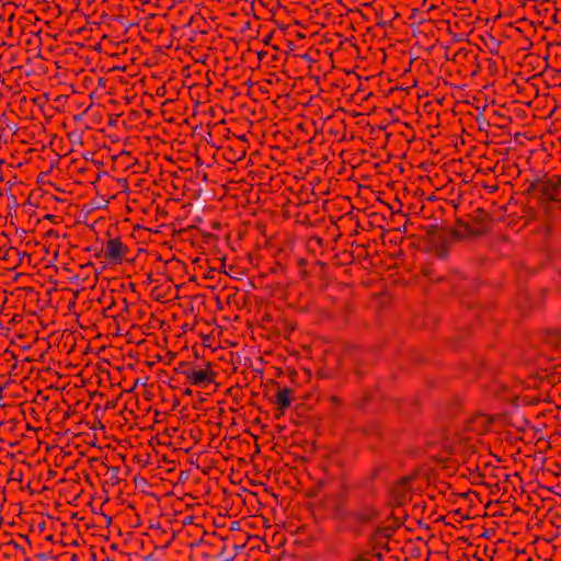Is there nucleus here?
<instances>
[{
    "label": "nucleus",
    "instance_id": "nucleus-20",
    "mask_svg": "<svg viewBox=\"0 0 561 561\" xmlns=\"http://www.w3.org/2000/svg\"><path fill=\"white\" fill-rule=\"evenodd\" d=\"M70 559H71V561H78V556L77 554H72Z\"/></svg>",
    "mask_w": 561,
    "mask_h": 561
},
{
    "label": "nucleus",
    "instance_id": "nucleus-24",
    "mask_svg": "<svg viewBox=\"0 0 561 561\" xmlns=\"http://www.w3.org/2000/svg\"><path fill=\"white\" fill-rule=\"evenodd\" d=\"M355 373H356L357 375H359V374H360L359 368H356V369H355Z\"/></svg>",
    "mask_w": 561,
    "mask_h": 561
},
{
    "label": "nucleus",
    "instance_id": "nucleus-22",
    "mask_svg": "<svg viewBox=\"0 0 561 561\" xmlns=\"http://www.w3.org/2000/svg\"><path fill=\"white\" fill-rule=\"evenodd\" d=\"M304 278L308 277V273L306 271H301Z\"/></svg>",
    "mask_w": 561,
    "mask_h": 561
},
{
    "label": "nucleus",
    "instance_id": "nucleus-21",
    "mask_svg": "<svg viewBox=\"0 0 561 561\" xmlns=\"http://www.w3.org/2000/svg\"><path fill=\"white\" fill-rule=\"evenodd\" d=\"M317 264L320 265L322 268L325 267V263H322L320 261H318Z\"/></svg>",
    "mask_w": 561,
    "mask_h": 561
},
{
    "label": "nucleus",
    "instance_id": "nucleus-9",
    "mask_svg": "<svg viewBox=\"0 0 561 561\" xmlns=\"http://www.w3.org/2000/svg\"><path fill=\"white\" fill-rule=\"evenodd\" d=\"M352 489L365 491L371 496L376 494V485L366 474L356 479L352 484Z\"/></svg>",
    "mask_w": 561,
    "mask_h": 561
},
{
    "label": "nucleus",
    "instance_id": "nucleus-7",
    "mask_svg": "<svg viewBox=\"0 0 561 561\" xmlns=\"http://www.w3.org/2000/svg\"><path fill=\"white\" fill-rule=\"evenodd\" d=\"M103 251L104 259L108 263L121 264L128 260L127 253L129 252V249L122 242L121 238H113L106 241Z\"/></svg>",
    "mask_w": 561,
    "mask_h": 561
},
{
    "label": "nucleus",
    "instance_id": "nucleus-23",
    "mask_svg": "<svg viewBox=\"0 0 561 561\" xmlns=\"http://www.w3.org/2000/svg\"><path fill=\"white\" fill-rule=\"evenodd\" d=\"M12 423V421H8L5 423H2V425L7 426V425H10Z\"/></svg>",
    "mask_w": 561,
    "mask_h": 561
},
{
    "label": "nucleus",
    "instance_id": "nucleus-14",
    "mask_svg": "<svg viewBox=\"0 0 561 561\" xmlns=\"http://www.w3.org/2000/svg\"><path fill=\"white\" fill-rule=\"evenodd\" d=\"M386 469V467L383 465H374L371 467V469L369 470V472L366 474L371 481L373 483H375V481L377 480V478L379 477V474Z\"/></svg>",
    "mask_w": 561,
    "mask_h": 561
},
{
    "label": "nucleus",
    "instance_id": "nucleus-19",
    "mask_svg": "<svg viewBox=\"0 0 561 561\" xmlns=\"http://www.w3.org/2000/svg\"><path fill=\"white\" fill-rule=\"evenodd\" d=\"M123 304H124V311H128L129 305H128L127 300L123 299Z\"/></svg>",
    "mask_w": 561,
    "mask_h": 561
},
{
    "label": "nucleus",
    "instance_id": "nucleus-6",
    "mask_svg": "<svg viewBox=\"0 0 561 561\" xmlns=\"http://www.w3.org/2000/svg\"><path fill=\"white\" fill-rule=\"evenodd\" d=\"M427 236L431 238L432 243L437 247V253L440 257H446L449 252V245L457 239H453L450 229L446 230L436 225L427 228Z\"/></svg>",
    "mask_w": 561,
    "mask_h": 561
},
{
    "label": "nucleus",
    "instance_id": "nucleus-4",
    "mask_svg": "<svg viewBox=\"0 0 561 561\" xmlns=\"http://www.w3.org/2000/svg\"><path fill=\"white\" fill-rule=\"evenodd\" d=\"M181 373L185 376L186 381L193 386L205 388L215 382L216 373L213 371L210 363L203 366L181 363Z\"/></svg>",
    "mask_w": 561,
    "mask_h": 561
},
{
    "label": "nucleus",
    "instance_id": "nucleus-10",
    "mask_svg": "<svg viewBox=\"0 0 561 561\" xmlns=\"http://www.w3.org/2000/svg\"><path fill=\"white\" fill-rule=\"evenodd\" d=\"M398 529V524L394 523L393 526H388L386 524L378 525L371 534V540H378L380 538L389 539L392 537L393 533Z\"/></svg>",
    "mask_w": 561,
    "mask_h": 561
},
{
    "label": "nucleus",
    "instance_id": "nucleus-25",
    "mask_svg": "<svg viewBox=\"0 0 561 561\" xmlns=\"http://www.w3.org/2000/svg\"><path fill=\"white\" fill-rule=\"evenodd\" d=\"M196 534V530H193L192 528H190V533L188 534Z\"/></svg>",
    "mask_w": 561,
    "mask_h": 561
},
{
    "label": "nucleus",
    "instance_id": "nucleus-3",
    "mask_svg": "<svg viewBox=\"0 0 561 561\" xmlns=\"http://www.w3.org/2000/svg\"><path fill=\"white\" fill-rule=\"evenodd\" d=\"M525 192L536 194L539 202H561V176L535 179L528 183Z\"/></svg>",
    "mask_w": 561,
    "mask_h": 561
},
{
    "label": "nucleus",
    "instance_id": "nucleus-16",
    "mask_svg": "<svg viewBox=\"0 0 561 561\" xmlns=\"http://www.w3.org/2000/svg\"><path fill=\"white\" fill-rule=\"evenodd\" d=\"M336 257L341 259L343 264H348L354 260L353 253H350L347 251L337 254Z\"/></svg>",
    "mask_w": 561,
    "mask_h": 561
},
{
    "label": "nucleus",
    "instance_id": "nucleus-2",
    "mask_svg": "<svg viewBox=\"0 0 561 561\" xmlns=\"http://www.w3.org/2000/svg\"><path fill=\"white\" fill-rule=\"evenodd\" d=\"M468 217V221L461 218L456 219L455 226L450 228L453 239L481 237L490 230L492 219L483 208H476Z\"/></svg>",
    "mask_w": 561,
    "mask_h": 561
},
{
    "label": "nucleus",
    "instance_id": "nucleus-18",
    "mask_svg": "<svg viewBox=\"0 0 561 561\" xmlns=\"http://www.w3.org/2000/svg\"><path fill=\"white\" fill-rule=\"evenodd\" d=\"M306 264H307V261H306L305 259H299V260H298V265H299L300 267H304Z\"/></svg>",
    "mask_w": 561,
    "mask_h": 561
},
{
    "label": "nucleus",
    "instance_id": "nucleus-15",
    "mask_svg": "<svg viewBox=\"0 0 561 561\" xmlns=\"http://www.w3.org/2000/svg\"><path fill=\"white\" fill-rule=\"evenodd\" d=\"M394 523L398 524V529L402 526L403 524V520L401 517H398L396 516L394 514H391L389 517H387V519L383 522V524L388 525V526H393L394 527Z\"/></svg>",
    "mask_w": 561,
    "mask_h": 561
},
{
    "label": "nucleus",
    "instance_id": "nucleus-8",
    "mask_svg": "<svg viewBox=\"0 0 561 561\" xmlns=\"http://www.w3.org/2000/svg\"><path fill=\"white\" fill-rule=\"evenodd\" d=\"M276 385L278 383L276 382ZM293 392L294 391L287 387L282 388L277 386V391L273 402L277 405L278 410L285 411L291 405Z\"/></svg>",
    "mask_w": 561,
    "mask_h": 561
},
{
    "label": "nucleus",
    "instance_id": "nucleus-5",
    "mask_svg": "<svg viewBox=\"0 0 561 561\" xmlns=\"http://www.w3.org/2000/svg\"><path fill=\"white\" fill-rule=\"evenodd\" d=\"M414 476H404L396 481L389 490V505L401 507L411 500V483Z\"/></svg>",
    "mask_w": 561,
    "mask_h": 561
},
{
    "label": "nucleus",
    "instance_id": "nucleus-12",
    "mask_svg": "<svg viewBox=\"0 0 561 561\" xmlns=\"http://www.w3.org/2000/svg\"><path fill=\"white\" fill-rule=\"evenodd\" d=\"M381 560H382V554L380 552L364 551L347 561H381Z\"/></svg>",
    "mask_w": 561,
    "mask_h": 561
},
{
    "label": "nucleus",
    "instance_id": "nucleus-1",
    "mask_svg": "<svg viewBox=\"0 0 561 561\" xmlns=\"http://www.w3.org/2000/svg\"><path fill=\"white\" fill-rule=\"evenodd\" d=\"M330 519L334 523V531L339 535L350 534L360 537L365 527L374 524L380 517V510L375 503L364 502L355 508L348 507L343 494L325 496Z\"/></svg>",
    "mask_w": 561,
    "mask_h": 561
},
{
    "label": "nucleus",
    "instance_id": "nucleus-17",
    "mask_svg": "<svg viewBox=\"0 0 561 561\" xmlns=\"http://www.w3.org/2000/svg\"><path fill=\"white\" fill-rule=\"evenodd\" d=\"M466 453L468 454V457L463 456V457H462V461H463L465 463H468V462H470L471 456H473V455H474V451H473V450H471V447H468V448H466Z\"/></svg>",
    "mask_w": 561,
    "mask_h": 561
},
{
    "label": "nucleus",
    "instance_id": "nucleus-13",
    "mask_svg": "<svg viewBox=\"0 0 561 561\" xmlns=\"http://www.w3.org/2000/svg\"><path fill=\"white\" fill-rule=\"evenodd\" d=\"M194 518H195L194 516H187V517L183 520V526H184V528L186 529V531H187V533H190V528H192L193 530H196V535H199V534L204 535V534H205V531L203 530V528H202V527H199L198 525H195V524L193 523V519H194Z\"/></svg>",
    "mask_w": 561,
    "mask_h": 561
},
{
    "label": "nucleus",
    "instance_id": "nucleus-11",
    "mask_svg": "<svg viewBox=\"0 0 561 561\" xmlns=\"http://www.w3.org/2000/svg\"><path fill=\"white\" fill-rule=\"evenodd\" d=\"M323 247L324 240L317 236L309 237L306 241V248L308 252L313 253L314 255L317 253H322Z\"/></svg>",
    "mask_w": 561,
    "mask_h": 561
}]
</instances>
